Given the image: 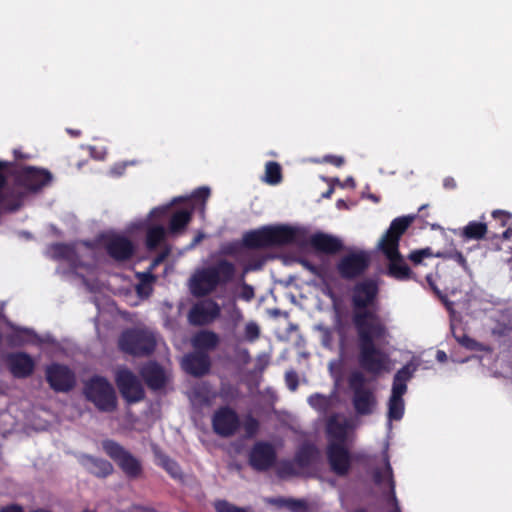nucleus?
I'll return each instance as SVG.
<instances>
[{
    "label": "nucleus",
    "instance_id": "obj_11",
    "mask_svg": "<svg viewBox=\"0 0 512 512\" xmlns=\"http://www.w3.org/2000/svg\"><path fill=\"white\" fill-rule=\"evenodd\" d=\"M49 254L55 259L66 260L76 273L84 277L83 274L78 272V269L85 266V263L78 260L92 254V248L88 245L82 244L77 246H70L65 244H55L49 248Z\"/></svg>",
    "mask_w": 512,
    "mask_h": 512
},
{
    "label": "nucleus",
    "instance_id": "obj_60",
    "mask_svg": "<svg viewBox=\"0 0 512 512\" xmlns=\"http://www.w3.org/2000/svg\"><path fill=\"white\" fill-rule=\"evenodd\" d=\"M166 254L164 255H161L159 256L157 259H155L154 263H153V266H156L158 265L164 258H165Z\"/></svg>",
    "mask_w": 512,
    "mask_h": 512
},
{
    "label": "nucleus",
    "instance_id": "obj_49",
    "mask_svg": "<svg viewBox=\"0 0 512 512\" xmlns=\"http://www.w3.org/2000/svg\"><path fill=\"white\" fill-rule=\"evenodd\" d=\"M460 342L463 346L469 349H475L477 346V343L468 337H463Z\"/></svg>",
    "mask_w": 512,
    "mask_h": 512
},
{
    "label": "nucleus",
    "instance_id": "obj_35",
    "mask_svg": "<svg viewBox=\"0 0 512 512\" xmlns=\"http://www.w3.org/2000/svg\"><path fill=\"white\" fill-rule=\"evenodd\" d=\"M315 329L320 334V340L324 347L331 349L334 343L333 331L322 324H318Z\"/></svg>",
    "mask_w": 512,
    "mask_h": 512
},
{
    "label": "nucleus",
    "instance_id": "obj_45",
    "mask_svg": "<svg viewBox=\"0 0 512 512\" xmlns=\"http://www.w3.org/2000/svg\"><path fill=\"white\" fill-rule=\"evenodd\" d=\"M240 298L245 301H250L254 298V289L252 286L243 283L241 286Z\"/></svg>",
    "mask_w": 512,
    "mask_h": 512
},
{
    "label": "nucleus",
    "instance_id": "obj_4",
    "mask_svg": "<svg viewBox=\"0 0 512 512\" xmlns=\"http://www.w3.org/2000/svg\"><path fill=\"white\" fill-rule=\"evenodd\" d=\"M234 265L221 260L216 265L197 270L189 281L190 291L195 296H205L218 286L225 285L234 276Z\"/></svg>",
    "mask_w": 512,
    "mask_h": 512
},
{
    "label": "nucleus",
    "instance_id": "obj_46",
    "mask_svg": "<svg viewBox=\"0 0 512 512\" xmlns=\"http://www.w3.org/2000/svg\"><path fill=\"white\" fill-rule=\"evenodd\" d=\"M209 194H210V190L207 187H202V188L197 189L193 193L192 198L202 199L203 201H205L208 198Z\"/></svg>",
    "mask_w": 512,
    "mask_h": 512
},
{
    "label": "nucleus",
    "instance_id": "obj_10",
    "mask_svg": "<svg viewBox=\"0 0 512 512\" xmlns=\"http://www.w3.org/2000/svg\"><path fill=\"white\" fill-rule=\"evenodd\" d=\"M349 387L353 391V405L358 414H372L377 406L374 391L368 388L363 373L355 371L349 377Z\"/></svg>",
    "mask_w": 512,
    "mask_h": 512
},
{
    "label": "nucleus",
    "instance_id": "obj_40",
    "mask_svg": "<svg viewBox=\"0 0 512 512\" xmlns=\"http://www.w3.org/2000/svg\"><path fill=\"white\" fill-rule=\"evenodd\" d=\"M243 426H244L246 434L249 437H251V436H253L257 432L258 427H259V423L253 417L248 416V417L245 418Z\"/></svg>",
    "mask_w": 512,
    "mask_h": 512
},
{
    "label": "nucleus",
    "instance_id": "obj_5",
    "mask_svg": "<svg viewBox=\"0 0 512 512\" xmlns=\"http://www.w3.org/2000/svg\"><path fill=\"white\" fill-rule=\"evenodd\" d=\"M297 230L287 225L266 226L247 233L244 242L250 247L283 245L295 240Z\"/></svg>",
    "mask_w": 512,
    "mask_h": 512
},
{
    "label": "nucleus",
    "instance_id": "obj_42",
    "mask_svg": "<svg viewBox=\"0 0 512 512\" xmlns=\"http://www.w3.org/2000/svg\"><path fill=\"white\" fill-rule=\"evenodd\" d=\"M282 502L285 506H287L293 512H299V511L305 509V507H306L305 502L302 500L287 499Z\"/></svg>",
    "mask_w": 512,
    "mask_h": 512
},
{
    "label": "nucleus",
    "instance_id": "obj_39",
    "mask_svg": "<svg viewBox=\"0 0 512 512\" xmlns=\"http://www.w3.org/2000/svg\"><path fill=\"white\" fill-rule=\"evenodd\" d=\"M433 254H432V251L430 248H425V249H421V250H416V251H413L410 253L409 255V259L414 263V264H421L422 260L424 258H427V257H431Z\"/></svg>",
    "mask_w": 512,
    "mask_h": 512
},
{
    "label": "nucleus",
    "instance_id": "obj_18",
    "mask_svg": "<svg viewBox=\"0 0 512 512\" xmlns=\"http://www.w3.org/2000/svg\"><path fill=\"white\" fill-rule=\"evenodd\" d=\"M105 246L110 256L116 260L128 259L134 251L132 242L120 234L107 235Z\"/></svg>",
    "mask_w": 512,
    "mask_h": 512
},
{
    "label": "nucleus",
    "instance_id": "obj_59",
    "mask_svg": "<svg viewBox=\"0 0 512 512\" xmlns=\"http://www.w3.org/2000/svg\"><path fill=\"white\" fill-rule=\"evenodd\" d=\"M18 331L23 333L27 337H29L31 335V331L29 329H26V328H21Z\"/></svg>",
    "mask_w": 512,
    "mask_h": 512
},
{
    "label": "nucleus",
    "instance_id": "obj_37",
    "mask_svg": "<svg viewBox=\"0 0 512 512\" xmlns=\"http://www.w3.org/2000/svg\"><path fill=\"white\" fill-rule=\"evenodd\" d=\"M260 328L254 321L246 323L244 328V340L248 342H254L259 338Z\"/></svg>",
    "mask_w": 512,
    "mask_h": 512
},
{
    "label": "nucleus",
    "instance_id": "obj_63",
    "mask_svg": "<svg viewBox=\"0 0 512 512\" xmlns=\"http://www.w3.org/2000/svg\"><path fill=\"white\" fill-rule=\"evenodd\" d=\"M332 193V189H330L328 192L324 194V197H329Z\"/></svg>",
    "mask_w": 512,
    "mask_h": 512
},
{
    "label": "nucleus",
    "instance_id": "obj_2",
    "mask_svg": "<svg viewBox=\"0 0 512 512\" xmlns=\"http://www.w3.org/2000/svg\"><path fill=\"white\" fill-rule=\"evenodd\" d=\"M353 428L352 421L343 415H334L327 422V456L332 470L338 475L346 474L350 468L351 459L345 445Z\"/></svg>",
    "mask_w": 512,
    "mask_h": 512
},
{
    "label": "nucleus",
    "instance_id": "obj_13",
    "mask_svg": "<svg viewBox=\"0 0 512 512\" xmlns=\"http://www.w3.org/2000/svg\"><path fill=\"white\" fill-rule=\"evenodd\" d=\"M116 383L122 396L128 402H137L143 398L144 391L140 381L128 369L121 368L117 371Z\"/></svg>",
    "mask_w": 512,
    "mask_h": 512
},
{
    "label": "nucleus",
    "instance_id": "obj_29",
    "mask_svg": "<svg viewBox=\"0 0 512 512\" xmlns=\"http://www.w3.org/2000/svg\"><path fill=\"white\" fill-rule=\"evenodd\" d=\"M81 461L84 467L96 476H107L113 470L112 465L106 460L84 456Z\"/></svg>",
    "mask_w": 512,
    "mask_h": 512
},
{
    "label": "nucleus",
    "instance_id": "obj_52",
    "mask_svg": "<svg viewBox=\"0 0 512 512\" xmlns=\"http://www.w3.org/2000/svg\"><path fill=\"white\" fill-rule=\"evenodd\" d=\"M105 154H106L105 150L97 151L95 148H91V155L95 159L102 160V159H104Z\"/></svg>",
    "mask_w": 512,
    "mask_h": 512
},
{
    "label": "nucleus",
    "instance_id": "obj_26",
    "mask_svg": "<svg viewBox=\"0 0 512 512\" xmlns=\"http://www.w3.org/2000/svg\"><path fill=\"white\" fill-rule=\"evenodd\" d=\"M141 374L148 386L153 389H159L165 384V372L155 363L145 365L141 370Z\"/></svg>",
    "mask_w": 512,
    "mask_h": 512
},
{
    "label": "nucleus",
    "instance_id": "obj_58",
    "mask_svg": "<svg viewBox=\"0 0 512 512\" xmlns=\"http://www.w3.org/2000/svg\"><path fill=\"white\" fill-rule=\"evenodd\" d=\"M345 186L355 187V182L352 177H349L345 181Z\"/></svg>",
    "mask_w": 512,
    "mask_h": 512
},
{
    "label": "nucleus",
    "instance_id": "obj_16",
    "mask_svg": "<svg viewBox=\"0 0 512 512\" xmlns=\"http://www.w3.org/2000/svg\"><path fill=\"white\" fill-rule=\"evenodd\" d=\"M370 256L364 251L352 252L338 263V271L345 278H353L368 267Z\"/></svg>",
    "mask_w": 512,
    "mask_h": 512
},
{
    "label": "nucleus",
    "instance_id": "obj_28",
    "mask_svg": "<svg viewBox=\"0 0 512 512\" xmlns=\"http://www.w3.org/2000/svg\"><path fill=\"white\" fill-rule=\"evenodd\" d=\"M219 343V336L213 331H200L191 339V344L195 349L209 350L215 348Z\"/></svg>",
    "mask_w": 512,
    "mask_h": 512
},
{
    "label": "nucleus",
    "instance_id": "obj_41",
    "mask_svg": "<svg viewBox=\"0 0 512 512\" xmlns=\"http://www.w3.org/2000/svg\"><path fill=\"white\" fill-rule=\"evenodd\" d=\"M215 509L217 512H239L240 507L222 500L215 503Z\"/></svg>",
    "mask_w": 512,
    "mask_h": 512
},
{
    "label": "nucleus",
    "instance_id": "obj_34",
    "mask_svg": "<svg viewBox=\"0 0 512 512\" xmlns=\"http://www.w3.org/2000/svg\"><path fill=\"white\" fill-rule=\"evenodd\" d=\"M157 462L174 478L179 477L181 474L178 464L168 458L166 455L157 453Z\"/></svg>",
    "mask_w": 512,
    "mask_h": 512
},
{
    "label": "nucleus",
    "instance_id": "obj_22",
    "mask_svg": "<svg viewBox=\"0 0 512 512\" xmlns=\"http://www.w3.org/2000/svg\"><path fill=\"white\" fill-rule=\"evenodd\" d=\"M183 370L194 376L206 374L210 368V360L207 354L202 352L191 353L183 357L181 361Z\"/></svg>",
    "mask_w": 512,
    "mask_h": 512
},
{
    "label": "nucleus",
    "instance_id": "obj_55",
    "mask_svg": "<svg viewBox=\"0 0 512 512\" xmlns=\"http://www.w3.org/2000/svg\"><path fill=\"white\" fill-rule=\"evenodd\" d=\"M436 359L439 361V362H444L447 360V355L444 351H437V354H436Z\"/></svg>",
    "mask_w": 512,
    "mask_h": 512
},
{
    "label": "nucleus",
    "instance_id": "obj_54",
    "mask_svg": "<svg viewBox=\"0 0 512 512\" xmlns=\"http://www.w3.org/2000/svg\"><path fill=\"white\" fill-rule=\"evenodd\" d=\"M445 188H454L456 186L455 180L453 178H446L443 183Z\"/></svg>",
    "mask_w": 512,
    "mask_h": 512
},
{
    "label": "nucleus",
    "instance_id": "obj_31",
    "mask_svg": "<svg viewBox=\"0 0 512 512\" xmlns=\"http://www.w3.org/2000/svg\"><path fill=\"white\" fill-rule=\"evenodd\" d=\"M281 179L282 175L280 165L273 161L268 162L265 167L263 180L270 185H276L281 182Z\"/></svg>",
    "mask_w": 512,
    "mask_h": 512
},
{
    "label": "nucleus",
    "instance_id": "obj_17",
    "mask_svg": "<svg viewBox=\"0 0 512 512\" xmlns=\"http://www.w3.org/2000/svg\"><path fill=\"white\" fill-rule=\"evenodd\" d=\"M214 431L222 436L233 435L239 428L240 422L236 412L228 407L217 410L212 419Z\"/></svg>",
    "mask_w": 512,
    "mask_h": 512
},
{
    "label": "nucleus",
    "instance_id": "obj_57",
    "mask_svg": "<svg viewBox=\"0 0 512 512\" xmlns=\"http://www.w3.org/2000/svg\"><path fill=\"white\" fill-rule=\"evenodd\" d=\"M512 237V229L508 228L503 232V238L504 239H510Z\"/></svg>",
    "mask_w": 512,
    "mask_h": 512
},
{
    "label": "nucleus",
    "instance_id": "obj_38",
    "mask_svg": "<svg viewBox=\"0 0 512 512\" xmlns=\"http://www.w3.org/2000/svg\"><path fill=\"white\" fill-rule=\"evenodd\" d=\"M227 314L229 321L234 326H237L243 320L242 311L239 309L235 302H232L227 306Z\"/></svg>",
    "mask_w": 512,
    "mask_h": 512
},
{
    "label": "nucleus",
    "instance_id": "obj_62",
    "mask_svg": "<svg viewBox=\"0 0 512 512\" xmlns=\"http://www.w3.org/2000/svg\"><path fill=\"white\" fill-rule=\"evenodd\" d=\"M343 205H344L343 200H339V201L337 202V206H338V207H341V206H343Z\"/></svg>",
    "mask_w": 512,
    "mask_h": 512
},
{
    "label": "nucleus",
    "instance_id": "obj_20",
    "mask_svg": "<svg viewBox=\"0 0 512 512\" xmlns=\"http://www.w3.org/2000/svg\"><path fill=\"white\" fill-rule=\"evenodd\" d=\"M250 464L256 470H266L272 466L275 460V452L271 445L259 442L250 452Z\"/></svg>",
    "mask_w": 512,
    "mask_h": 512
},
{
    "label": "nucleus",
    "instance_id": "obj_53",
    "mask_svg": "<svg viewBox=\"0 0 512 512\" xmlns=\"http://www.w3.org/2000/svg\"><path fill=\"white\" fill-rule=\"evenodd\" d=\"M0 512H23V510L18 505H10L1 509Z\"/></svg>",
    "mask_w": 512,
    "mask_h": 512
},
{
    "label": "nucleus",
    "instance_id": "obj_7",
    "mask_svg": "<svg viewBox=\"0 0 512 512\" xmlns=\"http://www.w3.org/2000/svg\"><path fill=\"white\" fill-rule=\"evenodd\" d=\"M170 206L171 204L156 207L151 210L147 218L133 221L129 226L130 231L147 227L146 245L150 250L158 247L165 240L168 233L163 225L150 222L164 217L169 211Z\"/></svg>",
    "mask_w": 512,
    "mask_h": 512
},
{
    "label": "nucleus",
    "instance_id": "obj_33",
    "mask_svg": "<svg viewBox=\"0 0 512 512\" xmlns=\"http://www.w3.org/2000/svg\"><path fill=\"white\" fill-rule=\"evenodd\" d=\"M404 414V401L403 398L390 397L388 403V418L389 420H400Z\"/></svg>",
    "mask_w": 512,
    "mask_h": 512
},
{
    "label": "nucleus",
    "instance_id": "obj_14",
    "mask_svg": "<svg viewBox=\"0 0 512 512\" xmlns=\"http://www.w3.org/2000/svg\"><path fill=\"white\" fill-rule=\"evenodd\" d=\"M46 379L50 387L58 392H66L75 385V376L66 366L53 363L46 368Z\"/></svg>",
    "mask_w": 512,
    "mask_h": 512
},
{
    "label": "nucleus",
    "instance_id": "obj_56",
    "mask_svg": "<svg viewBox=\"0 0 512 512\" xmlns=\"http://www.w3.org/2000/svg\"><path fill=\"white\" fill-rule=\"evenodd\" d=\"M205 235L203 233H198L197 236L194 238L193 242L191 243V247H194L198 243H200L204 239Z\"/></svg>",
    "mask_w": 512,
    "mask_h": 512
},
{
    "label": "nucleus",
    "instance_id": "obj_47",
    "mask_svg": "<svg viewBox=\"0 0 512 512\" xmlns=\"http://www.w3.org/2000/svg\"><path fill=\"white\" fill-rule=\"evenodd\" d=\"M127 163L116 164L110 171L111 175L120 176L123 174Z\"/></svg>",
    "mask_w": 512,
    "mask_h": 512
},
{
    "label": "nucleus",
    "instance_id": "obj_50",
    "mask_svg": "<svg viewBox=\"0 0 512 512\" xmlns=\"http://www.w3.org/2000/svg\"><path fill=\"white\" fill-rule=\"evenodd\" d=\"M150 286L148 284H141L137 287V292L141 295V296H148L149 293H150Z\"/></svg>",
    "mask_w": 512,
    "mask_h": 512
},
{
    "label": "nucleus",
    "instance_id": "obj_43",
    "mask_svg": "<svg viewBox=\"0 0 512 512\" xmlns=\"http://www.w3.org/2000/svg\"><path fill=\"white\" fill-rule=\"evenodd\" d=\"M285 382L291 391H295L298 387V376L295 372L289 371L285 374Z\"/></svg>",
    "mask_w": 512,
    "mask_h": 512
},
{
    "label": "nucleus",
    "instance_id": "obj_44",
    "mask_svg": "<svg viewBox=\"0 0 512 512\" xmlns=\"http://www.w3.org/2000/svg\"><path fill=\"white\" fill-rule=\"evenodd\" d=\"M445 257H448V258H451V259L455 260L459 265H461L463 267V269L465 271H469V268H468V265H467V261H466V259L464 258V256L462 255L461 252L453 251V252H450L449 254L445 255Z\"/></svg>",
    "mask_w": 512,
    "mask_h": 512
},
{
    "label": "nucleus",
    "instance_id": "obj_8",
    "mask_svg": "<svg viewBox=\"0 0 512 512\" xmlns=\"http://www.w3.org/2000/svg\"><path fill=\"white\" fill-rule=\"evenodd\" d=\"M378 294V285L374 280H364L355 285L352 294L353 316L352 320L355 324V316L374 315L381 320L374 307V302Z\"/></svg>",
    "mask_w": 512,
    "mask_h": 512
},
{
    "label": "nucleus",
    "instance_id": "obj_27",
    "mask_svg": "<svg viewBox=\"0 0 512 512\" xmlns=\"http://www.w3.org/2000/svg\"><path fill=\"white\" fill-rule=\"evenodd\" d=\"M193 207L183 208L175 211L169 222V233L179 234L185 229L191 220Z\"/></svg>",
    "mask_w": 512,
    "mask_h": 512
},
{
    "label": "nucleus",
    "instance_id": "obj_51",
    "mask_svg": "<svg viewBox=\"0 0 512 512\" xmlns=\"http://www.w3.org/2000/svg\"><path fill=\"white\" fill-rule=\"evenodd\" d=\"M493 217L494 218H500L501 221H502V224L504 225L505 222L510 218V215L507 214L506 212L504 211H494L493 212Z\"/></svg>",
    "mask_w": 512,
    "mask_h": 512
},
{
    "label": "nucleus",
    "instance_id": "obj_21",
    "mask_svg": "<svg viewBox=\"0 0 512 512\" xmlns=\"http://www.w3.org/2000/svg\"><path fill=\"white\" fill-rule=\"evenodd\" d=\"M19 180L27 189L35 191L47 185L51 175L46 170L27 167L21 171Z\"/></svg>",
    "mask_w": 512,
    "mask_h": 512
},
{
    "label": "nucleus",
    "instance_id": "obj_64",
    "mask_svg": "<svg viewBox=\"0 0 512 512\" xmlns=\"http://www.w3.org/2000/svg\"><path fill=\"white\" fill-rule=\"evenodd\" d=\"M445 305H446V307H447L449 310H451V303H450V302L445 301Z\"/></svg>",
    "mask_w": 512,
    "mask_h": 512
},
{
    "label": "nucleus",
    "instance_id": "obj_19",
    "mask_svg": "<svg viewBox=\"0 0 512 512\" xmlns=\"http://www.w3.org/2000/svg\"><path fill=\"white\" fill-rule=\"evenodd\" d=\"M7 364L14 377L25 378L31 375L35 368L33 358L24 352L11 353L7 356Z\"/></svg>",
    "mask_w": 512,
    "mask_h": 512
},
{
    "label": "nucleus",
    "instance_id": "obj_25",
    "mask_svg": "<svg viewBox=\"0 0 512 512\" xmlns=\"http://www.w3.org/2000/svg\"><path fill=\"white\" fill-rule=\"evenodd\" d=\"M310 244L316 250L325 253H335L340 250L342 243L341 241L331 235L324 233H317L310 238Z\"/></svg>",
    "mask_w": 512,
    "mask_h": 512
},
{
    "label": "nucleus",
    "instance_id": "obj_23",
    "mask_svg": "<svg viewBox=\"0 0 512 512\" xmlns=\"http://www.w3.org/2000/svg\"><path fill=\"white\" fill-rule=\"evenodd\" d=\"M374 479H375V482L379 485L387 484L389 486L390 492H391V502L393 505L392 512H400L398 502H397V499L395 496V491H394L392 468L390 466L388 456L386 453L384 455L382 466L377 468L376 471L374 472Z\"/></svg>",
    "mask_w": 512,
    "mask_h": 512
},
{
    "label": "nucleus",
    "instance_id": "obj_30",
    "mask_svg": "<svg viewBox=\"0 0 512 512\" xmlns=\"http://www.w3.org/2000/svg\"><path fill=\"white\" fill-rule=\"evenodd\" d=\"M487 232V226L484 223L472 221L462 230L461 235L467 239H481Z\"/></svg>",
    "mask_w": 512,
    "mask_h": 512
},
{
    "label": "nucleus",
    "instance_id": "obj_36",
    "mask_svg": "<svg viewBox=\"0 0 512 512\" xmlns=\"http://www.w3.org/2000/svg\"><path fill=\"white\" fill-rule=\"evenodd\" d=\"M334 329L338 332L340 336V348L341 351L344 349V323L342 321V316L340 309L334 306V318H333Z\"/></svg>",
    "mask_w": 512,
    "mask_h": 512
},
{
    "label": "nucleus",
    "instance_id": "obj_3",
    "mask_svg": "<svg viewBox=\"0 0 512 512\" xmlns=\"http://www.w3.org/2000/svg\"><path fill=\"white\" fill-rule=\"evenodd\" d=\"M413 217H399L392 221L389 229L378 243V248L389 261V274L396 279L405 280L411 271L398 251L399 240L412 222Z\"/></svg>",
    "mask_w": 512,
    "mask_h": 512
},
{
    "label": "nucleus",
    "instance_id": "obj_61",
    "mask_svg": "<svg viewBox=\"0 0 512 512\" xmlns=\"http://www.w3.org/2000/svg\"><path fill=\"white\" fill-rule=\"evenodd\" d=\"M189 199H190V198H183V197L174 198L171 204H174V203H176V202H178V201H182V200H189Z\"/></svg>",
    "mask_w": 512,
    "mask_h": 512
},
{
    "label": "nucleus",
    "instance_id": "obj_12",
    "mask_svg": "<svg viewBox=\"0 0 512 512\" xmlns=\"http://www.w3.org/2000/svg\"><path fill=\"white\" fill-rule=\"evenodd\" d=\"M105 452L121 467L125 474L136 477L141 472L139 461L114 441L103 442Z\"/></svg>",
    "mask_w": 512,
    "mask_h": 512
},
{
    "label": "nucleus",
    "instance_id": "obj_6",
    "mask_svg": "<svg viewBox=\"0 0 512 512\" xmlns=\"http://www.w3.org/2000/svg\"><path fill=\"white\" fill-rule=\"evenodd\" d=\"M84 395L99 410L110 412L116 407V392L103 377L95 376L84 385Z\"/></svg>",
    "mask_w": 512,
    "mask_h": 512
},
{
    "label": "nucleus",
    "instance_id": "obj_9",
    "mask_svg": "<svg viewBox=\"0 0 512 512\" xmlns=\"http://www.w3.org/2000/svg\"><path fill=\"white\" fill-rule=\"evenodd\" d=\"M155 345V335L152 331L147 329L127 330L119 339L120 349L135 356L151 353L154 350Z\"/></svg>",
    "mask_w": 512,
    "mask_h": 512
},
{
    "label": "nucleus",
    "instance_id": "obj_1",
    "mask_svg": "<svg viewBox=\"0 0 512 512\" xmlns=\"http://www.w3.org/2000/svg\"><path fill=\"white\" fill-rule=\"evenodd\" d=\"M355 329L359 339V363L369 373L379 374L389 370V357L379 350L375 341L384 339L388 331L382 320L374 315L357 314Z\"/></svg>",
    "mask_w": 512,
    "mask_h": 512
},
{
    "label": "nucleus",
    "instance_id": "obj_15",
    "mask_svg": "<svg viewBox=\"0 0 512 512\" xmlns=\"http://www.w3.org/2000/svg\"><path fill=\"white\" fill-rule=\"evenodd\" d=\"M221 307L211 299L196 303L189 311V321L194 325H207L219 318Z\"/></svg>",
    "mask_w": 512,
    "mask_h": 512
},
{
    "label": "nucleus",
    "instance_id": "obj_48",
    "mask_svg": "<svg viewBox=\"0 0 512 512\" xmlns=\"http://www.w3.org/2000/svg\"><path fill=\"white\" fill-rule=\"evenodd\" d=\"M325 161L330 162L338 167L344 163V159L340 156H326Z\"/></svg>",
    "mask_w": 512,
    "mask_h": 512
},
{
    "label": "nucleus",
    "instance_id": "obj_32",
    "mask_svg": "<svg viewBox=\"0 0 512 512\" xmlns=\"http://www.w3.org/2000/svg\"><path fill=\"white\" fill-rule=\"evenodd\" d=\"M307 401L313 409L320 413H325L331 405V397L320 393L312 394Z\"/></svg>",
    "mask_w": 512,
    "mask_h": 512
},
{
    "label": "nucleus",
    "instance_id": "obj_24",
    "mask_svg": "<svg viewBox=\"0 0 512 512\" xmlns=\"http://www.w3.org/2000/svg\"><path fill=\"white\" fill-rule=\"evenodd\" d=\"M415 371L416 366L412 363H409L396 373L394 376L392 393L390 397L402 398L407 390V382L412 378Z\"/></svg>",
    "mask_w": 512,
    "mask_h": 512
}]
</instances>
